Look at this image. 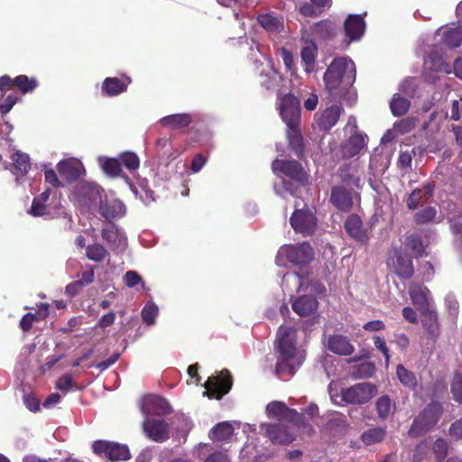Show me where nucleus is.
Here are the masks:
<instances>
[{
  "label": "nucleus",
  "mask_w": 462,
  "mask_h": 462,
  "mask_svg": "<svg viewBox=\"0 0 462 462\" xmlns=\"http://www.w3.org/2000/svg\"><path fill=\"white\" fill-rule=\"evenodd\" d=\"M442 408L438 402L430 403L413 420L409 436L417 438L432 429L439 420Z\"/></svg>",
  "instance_id": "0eeeda50"
},
{
  "label": "nucleus",
  "mask_w": 462,
  "mask_h": 462,
  "mask_svg": "<svg viewBox=\"0 0 462 462\" xmlns=\"http://www.w3.org/2000/svg\"><path fill=\"white\" fill-rule=\"evenodd\" d=\"M134 178L137 180L141 191L143 192L145 196L140 195L141 199L143 200H153V192L149 189L147 180L135 175Z\"/></svg>",
  "instance_id": "680f3d73"
},
{
  "label": "nucleus",
  "mask_w": 462,
  "mask_h": 462,
  "mask_svg": "<svg viewBox=\"0 0 462 462\" xmlns=\"http://www.w3.org/2000/svg\"><path fill=\"white\" fill-rule=\"evenodd\" d=\"M86 255L90 261L101 263L109 257V253L104 245L95 243L86 247Z\"/></svg>",
  "instance_id": "37998d69"
},
{
  "label": "nucleus",
  "mask_w": 462,
  "mask_h": 462,
  "mask_svg": "<svg viewBox=\"0 0 462 462\" xmlns=\"http://www.w3.org/2000/svg\"><path fill=\"white\" fill-rule=\"evenodd\" d=\"M265 411L268 418L275 419L280 423L291 422L292 425L300 426L302 421V415L295 410L288 408L282 402H271L266 406Z\"/></svg>",
  "instance_id": "f8f14e48"
},
{
  "label": "nucleus",
  "mask_w": 462,
  "mask_h": 462,
  "mask_svg": "<svg viewBox=\"0 0 462 462\" xmlns=\"http://www.w3.org/2000/svg\"><path fill=\"white\" fill-rule=\"evenodd\" d=\"M282 288L292 297V292L303 293L292 300V310L300 317L310 316L318 309V300L314 295L322 294L326 289L319 281L309 274L300 275L298 273H286L282 279Z\"/></svg>",
  "instance_id": "f257e3e1"
},
{
  "label": "nucleus",
  "mask_w": 462,
  "mask_h": 462,
  "mask_svg": "<svg viewBox=\"0 0 462 462\" xmlns=\"http://www.w3.org/2000/svg\"><path fill=\"white\" fill-rule=\"evenodd\" d=\"M411 102L408 98L394 94L391 102L390 108L393 116H400L404 115L410 108Z\"/></svg>",
  "instance_id": "de8ad7c7"
},
{
  "label": "nucleus",
  "mask_w": 462,
  "mask_h": 462,
  "mask_svg": "<svg viewBox=\"0 0 462 462\" xmlns=\"http://www.w3.org/2000/svg\"><path fill=\"white\" fill-rule=\"evenodd\" d=\"M323 80L333 97H341L356 80V65L348 57L335 58L327 68Z\"/></svg>",
  "instance_id": "7ed1b4c3"
},
{
  "label": "nucleus",
  "mask_w": 462,
  "mask_h": 462,
  "mask_svg": "<svg viewBox=\"0 0 462 462\" xmlns=\"http://www.w3.org/2000/svg\"><path fill=\"white\" fill-rule=\"evenodd\" d=\"M98 164L107 176L113 178L121 176L122 169L118 158L100 156L98 158Z\"/></svg>",
  "instance_id": "a19ab883"
},
{
  "label": "nucleus",
  "mask_w": 462,
  "mask_h": 462,
  "mask_svg": "<svg viewBox=\"0 0 462 462\" xmlns=\"http://www.w3.org/2000/svg\"><path fill=\"white\" fill-rule=\"evenodd\" d=\"M95 279V268L92 265H87L86 269L79 275L77 281L81 287L91 284Z\"/></svg>",
  "instance_id": "13d9d810"
},
{
  "label": "nucleus",
  "mask_w": 462,
  "mask_h": 462,
  "mask_svg": "<svg viewBox=\"0 0 462 462\" xmlns=\"http://www.w3.org/2000/svg\"><path fill=\"white\" fill-rule=\"evenodd\" d=\"M437 210L435 208L428 207L419 211L416 214V221L418 223L423 224L433 221L436 219Z\"/></svg>",
  "instance_id": "5fc2aeb1"
},
{
  "label": "nucleus",
  "mask_w": 462,
  "mask_h": 462,
  "mask_svg": "<svg viewBox=\"0 0 462 462\" xmlns=\"http://www.w3.org/2000/svg\"><path fill=\"white\" fill-rule=\"evenodd\" d=\"M124 280H125V284L129 288H133L139 283L142 284L143 288L144 287V284L142 281V277L135 271L126 272V273L125 274Z\"/></svg>",
  "instance_id": "0e129e2a"
},
{
  "label": "nucleus",
  "mask_w": 462,
  "mask_h": 462,
  "mask_svg": "<svg viewBox=\"0 0 462 462\" xmlns=\"http://www.w3.org/2000/svg\"><path fill=\"white\" fill-rule=\"evenodd\" d=\"M409 295L413 305L422 312L434 309V300L430 291L423 284L412 282L409 287Z\"/></svg>",
  "instance_id": "a211bd4d"
},
{
  "label": "nucleus",
  "mask_w": 462,
  "mask_h": 462,
  "mask_svg": "<svg viewBox=\"0 0 462 462\" xmlns=\"http://www.w3.org/2000/svg\"><path fill=\"white\" fill-rule=\"evenodd\" d=\"M261 429L265 430V435L273 443L289 444L295 439L294 433L283 423L262 424Z\"/></svg>",
  "instance_id": "b1692460"
},
{
  "label": "nucleus",
  "mask_w": 462,
  "mask_h": 462,
  "mask_svg": "<svg viewBox=\"0 0 462 462\" xmlns=\"http://www.w3.org/2000/svg\"><path fill=\"white\" fill-rule=\"evenodd\" d=\"M207 394L210 398L220 399L226 394L232 386L231 377L227 371H223L217 376L209 377L204 383Z\"/></svg>",
  "instance_id": "2eb2a0df"
},
{
  "label": "nucleus",
  "mask_w": 462,
  "mask_h": 462,
  "mask_svg": "<svg viewBox=\"0 0 462 462\" xmlns=\"http://www.w3.org/2000/svg\"><path fill=\"white\" fill-rule=\"evenodd\" d=\"M445 307L449 315L457 316L458 313L459 304L456 295L453 292H448L445 296Z\"/></svg>",
  "instance_id": "6e6d98bb"
},
{
  "label": "nucleus",
  "mask_w": 462,
  "mask_h": 462,
  "mask_svg": "<svg viewBox=\"0 0 462 462\" xmlns=\"http://www.w3.org/2000/svg\"><path fill=\"white\" fill-rule=\"evenodd\" d=\"M11 143L12 141L9 138H3L1 145L7 148L9 157L12 161L10 165H7L5 162L4 166L5 169H9L11 171V172L15 176L17 184L20 185L24 182L25 179H23V177L31 168L30 158L28 154L20 151L13 152V150H11Z\"/></svg>",
  "instance_id": "1a4fd4ad"
},
{
  "label": "nucleus",
  "mask_w": 462,
  "mask_h": 462,
  "mask_svg": "<svg viewBox=\"0 0 462 462\" xmlns=\"http://www.w3.org/2000/svg\"><path fill=\"white\" fill-rule=\"evenodd\" d=\"M121 165H124L131 172L135 171L140 166V159L136 153L133 152H124L118 156Z\"/></svg>",
  "instance_id": "8fccbe9b"
},
{
  "label": "nucleus",
  "mask_w": 462,
  "mask_h": 462,
  "mask_svg": "<svg viewBox=\"0 0 462 462\" xmlns=\"http://www.w3.org/2000/svg\"><path fill=\"white\" fill-rule=\"evenodd\" d=\"M193 121V116L191 114H174L161 118L158 122L162 127H168L171 129H182L187 127Z\"/></svg>",
  "instance_id": "c9c22d12"
},
{
  "label": "nucleus",
  "mask_w": 462,
  "mask_h": 462,
  "mask_svg": "<svg viewBox=\"0 0 462 462\" xmlns=\"http://www.w3.org/2000/svg\"><path fill=\"white\" fill-rule=\"evenodd\" d=\"M326 346L329 351L339 356H350L355 350V346L346 337L337 334L328 337Z\"/></svg>",
  "instance_id": "c756f323"
},
{
  "label": "nucleus",
  "mask_w": 462,
  "mask_h": 462,
  "mask_svg": "<svg viewBox=\"0 0 462 462\" xmlns=\"http://www.w3.org/2000/svg\"><path fill=\"white\" fill-rule=\"evenodd\" d=\"M433 451L438 460L443 459L448 452L447 442L442 439H438L433 445Z\"/></svg>",
  "instance_id": "e2e57ef3"
},
{
  "label": "nucleus",
  "mask_w": 462,
  "mask_h": 462,
  "mask_svg": "<svg viewBox=\"0 0 462 462\" xmlns=\"http://www.w3.org/2000/svg\"><path fill=\"white\" fill-rule=\"evenodd\" d=\"M344 30L348 38L347 44L350 42L359 41L365 33V23L359 14H350L345 21Z\"/></svg>",
  "instance_id": "cd10ccee"
},
{
  "label": "nucleus",
  "mask_w": 462,
  "mask_h": 462,
  "mask_svg": "<svg viewBox=\"0 0 462 462\" xmlns=\"http://www.w3.org/2000/svg\"><path fill=\"white\" fill-rule=\"evenodd\" d=\"M297 329L293 327L280 326L276 335L275 349L278 353L275 371L280 376H291L305 360L304 350L298 343Z\"/></svg>",
  "instance_id": "f03ea898"
},
{
  "label": "nucleus",
  "mask_w": 462,
  "mask_h": 462,
  "mask_svg": "<svg viewBox=\"0 0 462 462\" xmlns=\"http://www.w3.org/2000/svg\"><path fill=\"white\" fill-rule=\"evenodd\" d=\"M389 264L394 273L402 279H410L414 273L411 258L403 252H395Z\"/></svg>",
  "instance_id": "bb28decb"
},
{
  "label": "nucleus",
  "mask_w": 462,
  "mask_h": 462,
  "mask_svg": "<svg viewBox=\"0 0 462 462\" xmlns=\"http://www.w3.org/2000/svg\"><path fill=\"white\" fill-rule=\"evenodd\" d=\"M451 393L456 402L462 404V375L455 374L451 383Z\"/></svg>",
  "instance_id": "4d7b16f0"
},
{
  "label": "nucleus",
  "mask_w": 462,
  "mask_h": 462,
  "mask_svg": "<svg viewBox=\"0 0 462 462\" xmlns=\"http://www.w3.org/2000/svg\"><path fill=\"white\" fill-rule=\"evenodd\" d=\"M313 259V250L310 244L284 245L278 250L276 263L285 266L287 262L294 265H305Z\"/></svg>",
  "instance_id": "423d86ee"
},
{
  "label": "nucleus",
  "mask_w": 462,
  "mask_h": 462,
  "mask_svg": "<svg viewBox=\"0 0 462 462\" xmlns=\"http://www.w3.org/2000/svg\"><path fill=\"white\" fill-rule=\"evenodd\" d=\"M345 228L348 235L358 242L365 243L368 240V235L363 228L361 218L356 215H350L345 223Z\"/></svg>",
  "instance_id": "72a5a7b5"
},
{
  "label": "nucleus",
  "mask_w": 462,
  "mask_h": 462,
  "mask_svg": "<svg viewBox=\"0 0 462 462\" xmlns=\"http://www.w3.org/2000/svg\"><path fill=\"white\" fill-rule=\"evenodd\" d=\"M102 238L112 250L123 252L127 246L125 231L114 223H106L101 231Z\"/></svg>",
  "instance_id": "dca6fc26"
},
{
  "label": "nucleus",
  "mask_w": 462,
  "mask_h": 462,
  "mask_svg": "<svg viewBox=\"0 0 462 462\" xmlns=\"http://www.w3.org/2000/svg\"><path fill=\"white\" fill-rule=\"evenodd\" d=\"M281 80V74L271 66H267L260 74V84L266 89L275 88Z\"/></svg>",
  "instance_id": "ea45409f"
},
{
  "label": "nucleus",
  "mask_w": 462,
  "mask_h": 462,
  "mask_svg": "<svg viewBox=\"0 0 462 462\" xmlns=\"http://www.w3.org/2000/svg\"><path fill=\"white\" fill-rule=\"evenodd\" d=\"M385 427H374L365 430L361 435L362 442L366 446L374 445L383 441L386 437Z\"/></svg>",
  "instance_id": "58836bf2"
},
{
  "label": "nucleus",
  "mask_w": 462,
  "mask_h": 462,
  "mask_svg": "<svg viewBox=\"0 0 462 462\" xmlns=\"http://www.w3.org/2000/svg\"><path fill=\"white\" fill-rule=\"evenodd\" d=\"M141 411L145 419L152 415L168 414L171 407L165 399L157 395H147L142 401Z\"/></svg>",
  "instance_id": "4be33fe9"
},
{
  "label": "nucleus",
  "mask_w": 462,
  "mask_h": 462,
  "mask_svg": "<svg viewBox=\"0 0 462 462\" xmlns=\"http://www.w3.org/2000/svg\"><path fill=\"white\" fill-rule=\"evenodd\" d=\"M449 434L456 440H462V418L451 424Z\"/></svg>",
  "instance_id": "774afa93"
},
{
  "label": "nucleus",
  "mask_w": 462,
  "mask_h": 462,
  "mask_svg": "<svg viewBox=\"0 0 462 462\" xmlns=\"http://www.w3.org/2000/svg\"><path fill=\"white\" fill-rule=\"evenodd\" d=\"M272 169L278 177L285 175L299 183H303L306 180L303 168L296 161L276 159L272 164Z\"/></svg>",
  "instance_id": "4468645a"
},
{
  "label": "nucleus",
  "mask_w": 462,
  "mask_h": 462,
  "mask_svg": "<svg viewBox=\"0 0 462 462\" xmlns=\"http://www.w3.org/2000/svg\"><path fill=\"white\" fill-rule=\"evenodd\" d=\"M57 170L69 181L76 180L85 174V168L82 162L75 158L60 161L57 164Z\"/></svg>",
  "instance_id": "a878e982"
},
{
  "label": "nucleus",
  "mask_w": 462,
  "mask_h": 462,
  "mask_svg": "<svg viewBox=\"0 0 462 462\" xmlns=\"http://www.w3.org/2000/svg\"><path fill=\"white\" fill-rule=\"evenodd\" d=\"M71 199L83 208H91L101 200V188L93 182L79 181L71 192Z\"/></svg>",
  "instance_id": "6e6552de"
},
{
  "label": "nucleus",
  "mask_w": 462,
  "mask_h": 462,
  "mask_svg": "<svg viewBox=\"0 0 462 462\" xmlns=\"http://www.w3.org/2000/svg\"><path fill=\"white\" fill-rule=\"evenodd\" d=\"M28 214L32 217L54 218L61 214V203L58 193L50 189H45L32 200Z\"/></svg>",
  "instance_id": "39448f33"
},
{
  "label": "nucleus",
  "mask_w": 462,
  "mask_h": 462,
  "mask_svg": "<svg viewBox=\"0 0 462 462\" xmlns=\"http://www.w3.org/2000/svg\"><path fill=\"white\" fill-rule=\"evenodd\" d=\"M303 31H309L310 37L314 39V42L318 40H328L336 36L337 27L330 21H320L305 28Z\"/></svg>",
  "instance_id": "c85d7f7f"
},
{
  "label": "nucleus",
  "mask_w": 462,
  "mask_h": 462,
  "mask_svg": "<svg viewBox=\"0 0 462 462\" xmlns=\"http://www.w3.org/2000/svg\"><path fill=\"white\" fill-rule=\"evenodd\" d=\"M130 83L131 79L126 76L106 78L102 83V93L107 97L118 96L126 91Z\"/></svg>",
  "instance_id": "7c9ffc66"
},
{
  "label": "nucleus",
  "mask_w": 462,
  "mask_h": 462,
  "mask_svg": "<svg viewBox=\"0 0 462 462\" xmlns=\"http://www.w3.org/2000/svg\"><path fill=\"white\" fill-rule=\"evenodd\" d=\"M396 375L399 381L406 387L413 388L417 385V379L414 373L406 369L402 365H397Z\"/></svg>",
  "instance_id": "09e8293b"
},
{
  "label": "nucleus",
  "mask_w": 462,
  "mask_h": 462,
  "mask_svg": "<svg viewBox=\"0 0 462 462\" xmlns=\"http://www.w3.org/2000/svg\"><path fill=\"white\" fill-rule=\"evenodd\" d=\"M344 108L341 105L334 104L315 115V122L322 131H329L338 122Z\"/></svg>",
  "instance_id": "6ab92c4d"
},
{
  "label": "nucleus",
  "mask_w": 462,
  "mask_h": 462,
  "mask_svg": "<svg viewBox=\"0 0 462 462\" xmlns=\"http://www.w3.org/2000/svg\"><path fill=\"white\" fill-rule=\"evenodd\" d=\"M374 346L379 351H381L382 354L384 356L386 365H388L389 361H390V355H389V349L386 346L384 338L382 337H379V336H374Z\"/></svg>",
  "instance_id": "69168bd1"
},
{
  "label": "nucleus",
  "mask_w": 462,
  "mask_h": 462,
  "mask_svg": "<svg viewBox=\"0 0 462 462\" xmlns=\"http://www.w3.org/2000/svg\"><path fill=\"white\" fill-rule=\"evenodd\" d=\"M434 186L427 183L423 188L415 189L407 199V207L409 209H416L420 205L426 202L433 194Z\"/></svg>",
  "instance_id": "f704fd0d"
},
{
  "label": "nucleus",
  "mask_w": 462,
  "mask_h": 462,
  "mask_svg": "<svg viewBox=\"0 0 462 462\" xmlns=\"http://www.w3.org/2000/svg\"><path fill=\"white\" fill-rule=\"evenodd\" d=\"M234 432L233 426L226 421L220 422L215 426L209 432V438L212 440L226 441L230 439Z\"/></svg>",
  "instance_id": "79ce46f5"
},
{
  "label": "nucleus",
  "mask_w": 462,
  "mask_h": 462,
  "mask_svg": "<svg viewBox=\"0 0 462 462\" xmlns=\"http://www.w3.org/2000/svg\"><path fill=\"white\" fill-rule=\"evenodd\" d=\"M328 393L331 401L339 404L341 402L346 404L362 405L369 402L377 393L375 384L368 382L358 383L350 387L343 388L338 394L333 388L332 383L328 385Z\"/></svg>",
  "instance_id": "20e7f679"
},
{
  "label": "nucleus",
  "mask_w": 462,
  "mask_h": 462,
  "mask_svg": "<svg viewBox=\"0 0 462 462\" xmlns=\"http://www.w3.org/2000/svg\"><path fill=\"white\" fill-rule=\"evenodd\" d=\"M423 335L427 340L435 343L441 334L438 314L434 309L420 312Z\"/></svg>",
  "instance_id": "412c9836"
},
{
  "label": "nucleus",
  "mask_w": 462,
  "mask_h": 462,
  "mask_svg": "<svg viewBox=\"0 0 462 462\" xmlns=\"http://www.w3.org/2000/svg\"><path fill=\"white\" fill-rule=\"evenodd\" d=\"M418 119L414 116L406 117L396 122L393 125V131H394L398 134H404L415 128L417 125Z\"/></svg>",
  "instance_id": "3c124183"
},
{
  "label": "nucleus",
  "mask_w": 462,
  "mask_h": 462,
  "mask_svg": "<svg viewBox=\"0 0 462 462\" xmlns=\"http://www.w3.org/2000/svg\"><path fill=\"white\" fill-rule=\"evenodd\" d=\"M452 229L455 235V245L462 253V222L454 223L452 225Z\"/></svg>",
  "instance_id": "338daca9"
},
{
  "label": "nucleus",
  "mask_w": 462,
  "mask_h": 462,
  "mask_svg": "<svg viewBox=\"0 0 462 462\" xmlns=\"http://www.w3.org/2000/svg\"><path fill=\"white\" fill-rule=\"evenodd\" d=\"M98 212L106 223H113V220L120 219L126 214V207L116 198H106L99 201Z\"/></svg>",
  "instance_id": "aec40b11"
},
{
  "label": "nucleus",
  "mask_w": 462,
  "mask_h": 462,
  "mask_svg": "<svg viewBox=\"0 0 462 462\" xmlns=\"http://www.w3.org/2000/svg\"><path fill=\"white\" fill-rule=\"evenodd\" d=\"M300 41L304 44L300 51L301 62L304 65V71L310 74L315 69L318 47L314 39L310 37L309 31H302Z\"/></svg>",
  "instance_id": "f3484780"
},
{
  "label": "nucleus",
  "mask_w": 462,
  "mask_h": 462,
  "mask_svg": "<svg viewBox=\"0 0 462 462\" xmlns=\"http://www.w3.org/2000/svg\"><path fill=\"white\" fill-rule=\"evenodd\" d=\"M436 34L441 36L443 42L449 47H458L462 44V26L448 28L444 31L439 29Z\"/></svg>",
  "instance_id": "4c0bfd02"
},
{
  "label": "nucleus",
  "mask_w": 462,
  "mask_h": 462,
  "mask_svg": "<svg viewBox=\"0 0 462 462\" xmlns=\"http://www.w3.org/2000/svg\"><path fill=\"white\" fill-rule=\"evenodd\" d=\"M291 227L303 236L312 235L317 226V219L310 208L296 209L290 218Z\"/></svg>",
  "instance_id": "ddd939ff"
},
{
  "label": "nucleus",
  "mask_w": 462,
  "mask_h": 462,
  "mask_svg": "<svg viewBox=\"0 0 462 462\" xmlns=\"http://www.w3.org/2000/svg\"><path fill=\"white\" fill-rule=\"evenodd\" d=\"M330 200L340 210H349L353 205L350 192L342 187L332 189Z\"/></svg>",
  "instance_id": "e433bc0d"
},
{
  "label": "nucleus",
  "mask_w": 462,
  "mask_h": 462,
  "mask_svg": "<svg viewBox=\"0 0 462 462\" xmlns=\"http://www.w3.org/2000/svg\"><path fill=\"white\" fill-rule=\"evenodd\" d=\"M257 21L270 34H279L284 30L283 19L273 13L261 14L257 16Z\"/></svg>",
  "instance_id": "473e14b6"
},
{
  "label": "nucleus",
  "mask_w": 462,
  "mask_h": 462,
  "mask_svg": "<svg viewBox=\"0 0 462 462\" xmlns=\"http://www.w3.org/2000/svg\"><path fill=\"white\" fill-rule=\"evenodd\" d=\"M443 116H439L437 112L430 114L428 121H425L421 125V130L425 133L426 136L432 138L439 131L441 126V120Z\"/></svg>",
  "instance_id": "a18cd8bd"
},
{
  "label": "nucleus",
  "mask_w": 462,
  "mask_h": 462,
  "mask_svg": "<svg viewBox=\"0 0 462 462\" xmlns=\"http://www.w3.org/2000/svg\"><path fill=\"white\" fill-rule=\"evenodd\" d=\"M375 409L378 417L381 420H386L393 414L394 408L389 396H381L375 403Z\"/></svg>",
  "instance_id": "49530a36"
},
{
  "label": "nucleus",
  "mask_w": 462,
  "mask_h": 462,
  "mask_svg": "<svg viewBox=\"0 0 462 462\" xmlns=\"http://www.w3.org/2000/svg\"><path fill=\"white\" fill-rule=\"evenodd\" d=\"M287 137L290 146L300 155L302 152V135L300 125L287 126Z\"/></svg>",
  "instance_id": "c03bdc74"
},
{
  "label": "nucleus",
  "mask_w": 462,
  "mask_h": 462,
  "mask_svg": "<svg viewBox=\"0 0 462 462\" xmlns=\"http://www.w3.org/2000/svg\"><path fill=\"white\" fill-rule=\"evenodd\" d=\"M94 453L104 456L111 461H126L131 458L127 445L107 440H96L92 444Z\"/></svg>",
  "instance_id": "9b49d317"
},
{
  "label": "nucleus",
  "mask_w": 462,
  "mask_h": 462,
  "mask_svg": "<svg viewBox=\"0 0 462 462\" xmlns=\"http://www.w3.org/2000/svg\"><path fill=\"white\" fill-rule=\"evenodd\" d=\"M450 66L444 61L442 53L438 51H432L424 61V75L427 80L434 82L436 77L431 72L451 73Z\"/></svg>",
  "instance_id": "5701e85b"
},
{
  "label": "nucleus",
  "mask_w": 462,
  "mask_h": 462,
  "mask_svg": "<svg viewBox=\"0 0 462 462\" xmlns=\"http://www.w3.org/2000/svg\"><path fill=\"white\" fill-rule=\"evenodd\" d=\"M18 101V97L15 94H9L7 95L3 103L0 104V115H5L7 114L13 106L16 104Z\"/></svg>",
  "instance_id": "052dcab7"
},
{
  "label": "nucleus",
  "mask_w": 462,
  "mask_h": 462,
  "mask_svg": "<svg viewBox=\"0 0 462 462\" xmlns=\"http://www.w3.org/2000/svg\"><path fill=\"white\" fill-rule=\"evenodd\" d=\"M56 387L60 392L67 393L70 390H73L75 387V383L69 374H64L60 377L56 383Z\"/></svg>",
  "instance_id": "bf43d9fd"
},
{
  "label": "nucleus",
  "mask_w": 462,
  "mask_h": 462,
  "mask_svg": "<svg viewBox=\"0 0 462 462\" xmlns=\"http://www.w3.org/2000/svg\"><path fill=\"white\" fill-rule=\"evenodd\" d=\"M349 135V138L342 145V153L346 158H352L359 154L367 143V135L365 134H353Z\"/></svg>",
  "instance_id": "2f4dec72"
},
{
  "label": "nucleus",
  "mask_w": 462,
  "mask_h": 462,
  "mask_svg": "<svg viewBox=\"0 0 462 462\" xmlns=\"http://www.w3.org/2000/svg\"><path fill=\"white\" fill-rule=\"evenodd\" d=\"M159 314L158 306L152 302H147L142 310V319L147 325H153Z\"/></svg>",
  "instance_id": "603ef678"
},
{
  "label": "nucleus",
  "mask_w": 462,
  "mask_h": 462,
  "mask_svg": "<svg viewBox=\"0 0 462 462\" xmlns=\"http://www.w3.org/2000/svg\"><path fill=\"white\" fill-rule=\"evenodd\" d=\"M145 435L153 441L163 442L169 438V427L162 420L145 418L143 421Z\"/></svg>",
  "instance_id": "393cba45"
},
{
  "label": "nucleus",
  "mask_w": 462,
  "mask_h": 462,
  "mask_svg": "<svg viewBox=\"0 0 462 462\" xmlns=\"http://www.w3.org/2000/svg\"><path fill=\"white\" fill-rule=\"evenodd\" d=\"M277 109L283 123L287 125H300V100L291 94L279 96Z\"/></svg>",
  "instance_id": "9d476101"
},
{
  "label": "nucleus",
  "mask_w": 462,
  "mask_h": 462,
  "mask_svg": "<svg viewBox=\"0 0 462 462\" xmlns=\"http://www.w3.org/2000/svg\"><path fill=\"white\" fill-rule=\"evenodd\" d=\"M406 245L411 248L414 254L422 256L425 253V246L420 237L417 235H411L406 238Z\"/></svg>",
  "instance_id": "864d4df0"
}]
</instances>
